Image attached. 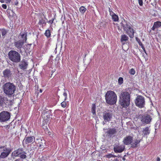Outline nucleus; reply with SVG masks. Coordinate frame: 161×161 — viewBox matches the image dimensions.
Listing matches in <instances>:
<instances>
[{
  "label": "nucleus",
  "mask_w": 161,
  "mask_h": 161,
  "mask_svg": "<svg viewBox=\"0 0 161 161\" xmlns=\"http://www.w3.org/2000/svg\"><path fill=\"white\" fill-rule=\"evenodd\" d=\"M131 92L126 90L122 91L119 97V103L123 108H127L130 104Z\"/></svg>",
  "instance_id": "nucleus-1"
},
{
  "label": "nucleus",
  "mask_w": 161,
  "mask_h": 161,
  "mask_svg": "<svg viewBox=\"0 0 161 161\" xmlns=\"http://www.w3.org/2000/svg\"><path fill=\"white\" fill-rule=\"evenodd\" d=\"M121 24L123 29L125 33L130 38H133L135 32L133 28V27L132 25L125 20L122 21Z\"/></svg>",
  "instance_id": "nucleus-2"
},
{
  "label": "nucleus",
  "mask_w": 161,
  "mask_h": 161,
  "mask_svg": "<svg viewBox=\"0 0 161 161\" xmlns=\"http://www.w3.org/2000/svg\"><path fill=\"white\" fill-rule=\"evenodd\" d=\"M106 103L110 105L115 104L117 101V96L115 92L112 91L107 92L105 95Z\"/></svg>",
  "instance_id": "nucleus-3"
},
{
  "label": "nucleus",
  "mask_w": 161,
  "mask_h": 161,
  "mask_svg": "<svg viewBox=\"0 0 161 161\" xmlns=\"http://www.w3.org/2000/svg\"><path fill=\"white\" fill-rule=\"evenodd\" d=\"M3 90L6 94L8 96H11L14 93L16 90V87L13 83L8 82L3 85Z\"/></svg>",
  "instance_id": "nucleus-4"
},
{
  "label": "nucleus",
  "mask_w": 161,
  "mask_h": 161,
  "mask_svg": "<svg viewBox=\"0 0 161 161\" xmlns=\"http://www.w3.org/2000/svg\"><path fill=\"white\" fill-rule=\"evenodd\" d=\"M9 59L12 62L15 63L19 62L21 60L20 54L14 50H10L8 54Z\"/></svg>",
  "instance_id": "nucleus-5"
},
{
  "label": "nucleus",
  "mask_w": 161,
  "mask_h": 161,
  "mask_svg": "<svg viewBox=\"0 0 161 161\" xmlns=\"http://www.w3.org/2000/svg\"><path fill=\"white\" fill-rule=\"evenodd\" d=\"M136 105L140 108L144 107L145 105V99L143 97L138 95L135 101Z\"/></svg>",
  "instance_id": "nucleus-6"
},
{
  "label": "nucleus",
  "mask_w": 161,
  "mask_h": 161,
  "mask_svg": "<svg viewBox=\"0 0 161 161\" xmlns=\"http://www.w3.org/2000/svg\"><path fill=\"white\" fill-rule=\"evenodd\" d=\"M37 17L38 19V24L43 27L46 25V20H47L46 15L43 13H40L37 14Z\"/></svg>",
  "instance_id": "nucleus-7"
},
{
  "label": "nucleus",
  "mask_w": 161,
  "mask_h": 161,
  "mask_svg": "<svg viewBox=\"0 0 161 161\" xmlns=\"http://www.w3.org/2000/svg\"><path fill=\"white\" fill-rule=\"evenodd\" d=\"M10 114L9 112L6 111H3L0 113V122H6L10 118Z\"/></svg>",
  "instance_id": "nucleus-8"
},
{
  "label": "nucleus",
  "mask_w": 161,
  "mask_h": 161,
  "mask_svg": "<svg viewBox=\"0 0 161 161\" xmlns=\"http://www.w3.org/2000/svg\"><path fill=\"white\" fill-rule=\"evenodd\" d=\"M112 117L113 114L109 110L105 111L103 113V118L105 122L110 121Z\"/></svg>",
  "instance_id": "nucleus-9"
},
{
  "label": "nucleus",
  "mask_w": 161,
  "mask_h": 161,
  "mask_svg": "<svg viewBox=\"0 0 161 161\" xmlns=\"http://www.w3.org/2000/svg\"><path fill=\"white\" fill-rule=\"evenodd\" d=\"M117 133V130L115 128H109L106 132L107 135L110 137L115 136Z\"/></svg>",
  "instance_id": "nucleus-10"
},
{
  "label": "nucleus",
  "mask_w": 161,
  "mask_h": 161,
  "mask_svg": "<svg viewBox=\"0 0 161 161\" xmlns=\"http://www.w3.org/2000/svg\"><path fill=\"white\" fill-rule=\"evenodd\" d=\"M3 77L7 79L11 78L12 75L11 71L9 69H6L3 71Z\"/></svg>",
  "instance_id": "nucleus-11"
},
{
  "label": "nucleus",
  "mask_w": 161,
  "mask_h": 161,
  "mask_svg": "<svg viewBox=\"0 0 161 161\" xmlns=\"http://www.w3.org/2000/svg\"><path fill=\"white\" fill-rule=\"evenodd\" d=\"M125 147V146L123 145H117L114 147V150L116 153H120L124 151Z\"/></svg>",
  "instance_id": "nucleus-12"
},
{
  "label": "nucleus",
  "mask_w": 161,
  "mask_h": 161,
  "mask_svg": "<svg viewBox=\"0 0 161 161\" xmlns=\"http://www.w3.org/2000/svg\"><path fill=\"white\" fill-rule=\"evenodd\" d=\"M133 137L130 136H127L124 138L123 142L124 145H130L133 141Z\"/></svg>",
  "instance_id": "nucleus-13"
},
{
  "label": "nucleus",
  "mask_w": 161,
  "mask_h": 161,
  "mask_svg": "<svg viewBox=\"0 0 161 161\" xmlns=\"http://www.w3.org/2000/svg\"><path fill=\"white\" fill-rule=\"evenodd\" d=\"M35 140V137L34 136L26 137L25 138L23 142V143L25 142L26 144H28L33 142Z\"/></svg>",
  "instance_id": "nucleus-14"
},
{
  "label": "nucleus",
  "mask_w": 161,
  "mask_h": 161,
  "mask_svg": "<svg viewBox=\"0 0 161 161\" xmlns=\"http://www.w3.org/2000/svg\"><path fill=\"white\" fill-rule=\"evenodd\" d=\"M35 142L36 146L40 148H42L44 143H45V141L42 139L41 138H37L34 141L33 143Z\"/></svg>",
  "instance_id": "nucleus-15"
},
{
  "label": "nucleus",
  "mask_w": 161,
  "mask_h": 161,
  "mask_svg": "<svg viewBox=\"0 0 161 161\" xmlns=\"http://www.w3.org/2000/svg\"><path fill=\"white\" fill-rule=\"evenodd\" d=\"M24 42L20 40L16 41L14 42L15 47L20 50H21V48L24 45Z\"/></svg>",
  "instance_id": "nucleus-16"
},
{
  "label": "nucleus",
  "mask_w": 161,
  "mask_h": 161,
  "mask_svg": "<svg viewBox=\"0 0 161 161\" xmlns=\"http://www.w3.org/2000/svg\"><path fill=\"white\" fill-rule=\"evenodd\" d=\"M152 119L150 115H147L146 116H144L142 117V121L143 123L146 124H148L150 123Z\"/></svg>",
  "instance_id": "nucleus-17"
},
{
  "label": "nucleus",
  "mask_w": 161,
  "mask_h": 161,
  "mask_svg": "<svg viewBox=\"0 0 161 161\" xmlns=\"http://www.w3.org/2000/svg\"><path fill=\"white\" fill-rule=\"evenodd\" d=\"M140 142V141L138 138L133 140L130 144L131 147L133 148L137 147L139 146Z\"/></svg>",
  "instance_id": "nucleus-18"
},
{
  "label": "nucleus",
  "mask_w": 161,
  "mask_h": 161,
  "mask_svg": "<svg viewBox=\"0 0 161 161\" xmlns=\"http://www.w3.org/2000/svg\"><path fill=\"white\" fill-rule=\"evenodd\" d=\"M24 153V151L22 148H19L13 152L12 155L14 157H17L20 155L21 154Z\"/></svg>",
  "instance_id": "nucleus-19"
},
{
  "label": "nucleus",
  "mask_w": 161,
  "mask_h": 161,
  "mask_svg": "<svg viewBox=\"0 0 161 161\" xmlns=\"http://www.w3.org/2000/svg\"><path fill=\"white\" fill-rule=\"evenodd\" d=\"M161 26V22L157 21L154 22L153 26L152 27V30L154 31L155 29H158Z\"/></svg>",
  "instance_id": "nucleus-20"
},
{
  "label": "nucleus",
  "mask_w": 161,
  "mask_h": 161,
  "mask_svg": "<svg viewBox=\"0 0 161 161\" xmlns=\"http://www.w3.org/2000/svg\"><path fill=\"white\" fill-rule=\"evenodd\" d=\"M28 64L25 61L21 62L19 65V68L23 70H25L27 69Z\"/></svg>",
  "instance_id": "nucleus-21"
},
{
  "label": "nucleus",
  "mask_w": 161,
  "mask_h": 161,
  "mask_svg": "<svg viewBox=\"0 0 161 161\" xmlns=\"http://www.w3.org/2000/svg\"><path fill=\"white\" fill-rule=\"evenodd\" d=\"M150 131L149 127H146L144 128L142 131V135L144 136L146 135H148L150 133Z\"/></svg>",
  "instance_id": "nucleus-22"
},
{
  "label": "nucleus",
  "mask_w": 161,
  "mask_h": 161,
  "mask_svg": "<svg viewBox=\"0 0 161 161\" xmlns=\"http://www.w3.org/2000/svg\"><path fill=\"white\" fill-rule=\"evenodd\" d=\"M7 99V97L3 95H0V106H3Z\"/></svg>",
  "instance_id": "nucleus-23"
},
{
  "label": "nucleus",
  "mask_w": 161,
  "mask_h": 161,
  "mask_svg": "<svg viewBox=\"0 0 161 161\" xmlns=\"http://www.w3.org/2000/svg\"><path fill=\"white\" fill-rule=\"evenodd\" d=\"M20 35L21 36V37L22 38L21 39H20V40H22L25 43L26 42L27 40V34L26 33H20Z\"/></svg>",
  "instance_id": "nucleus-24"
},
{
  "label": "nucleus",
  "mask_w": 161,
  "mask_h": 161,
  "mask_svg": "<svg viewBox=\"0 0 161 161\" xmlns=\"http://www.w3.org/2000/svg\"><path fill=\"white\" fill-rule=\"evenodd\" d=\"M9 154L8 153L3 152L1 153L0 155V158H4L8 156Z\"/></svg>",
  "instance_id": "nucleus-25"
},
{
  "label": "nucleus",
  "mask_w": 161,
  "mask_h": 161,
  "mask_svg": "<svg viewBox=\"0 0 161 161\" xmlns=\"http://www.w3.org/2000/svg\"><path fill=\"white\" fill-rule=\"evenodd\" d=\"M128 37L125 35L124 34L121 35L120 41L121 42L124 41H127L128 40Z\"/></svg>",
  "instance_id": "nucleus-26"
},
{
  "label": "nucleus",
  "mask_w": 161,
  "mask_h": 161,
  "mask_svg": "<svg viewBox=\"0 0 161 161\" xmlns=\"http://www.w3.org/2000/svg\"><path fill=\"white\" fill-rule=\"evenodd\" d=\"M0 32H1L2 36L4 37L8 33L7 31L5 29H0Z\"/></svg>",
  "instance_id": "nucleus-27"
},
{
  "label": "nucleus",
  "mask_w": 161,
  "mask_h": 161,
  "mask_svg": "<svg viewBox=\"0 0 161 161\" xmlns=\"http://www.w3.org/2000/svg\"><path fill=\"white\" fill-rule=\"evenodd\" d=\"M44 35L47 38H49L51 36V35L50 30L49 29L45 31Z\"/></svg>",
  "instance_id": "nucleus-28"
},
{
  "label": "nucleus",
  "mask_w": 161,
  "mask_h": 161,
  "mask_svg": "<svg viewBox=\"0 0 161 161\" xmlns=\"http://www.w3.org/2000/svg\"><path fill=\"white\" fill-rule=\"evenodd\" d=\"M86 10V8L85 7L82 6H81L79 8V11L82 14H84Z\"/></svg>",
  "instance_id": "nucleus-29"
},
{
  "label": "nucleus",
  "mask_w": 161,
  "mask_h": 161,
  "mask_svg": "<svg viewBox=\"0 0 161 161\" xmlns=\"http://www.w3.org/2000/svg\"><path fill=\"white\" fill-rule=\"evenodd\" d=\"M112 19L114 21H118L119 20V18L118 15H116L115 14L113 15L112 16Z\"/></svg>",
  "instance_id": "nucleus-30"
},
{
  "label": "nucleus",
  "mask_w": 161,
  "mask_h": 161,
  "mask_svg": "<svg viewBox=\"0 0 161 161\" xmlns=\"http://www.w3.org/2000/svg\"><path fill=\"white\" fill-rule=\"evenodd\" d=\"M96 108L95 104H93L92 107V112L93 115L96 114Z\"/></svg>",
  "instance_id": "nucleus-31"
},
{
  "label": "nucleus",
  "mask_w": 161,
  "mask_h": 161,
  "mask_svg": "<svg viewBox=\"0 0 161 161\" xmlns=\"http://www.w3.org/2000/svg\"><path fill=\"white\" fill-rule=\"evenodd\" d=\"M26 153L25 151H24V153H22V154H21L19 155V157L22 159H25L27 157L26 155Z\"/></svg>",
  "instance_id": "nucleus-32"
},
{
  "label": "nucleus",
  "mask_w": 161,
  "mask_h": 161,
  "mask_svg": "<svg viewBox=\"0 0 161 161\" xmlns=\"http://www.w3.org/2000/svg\"><path fill=\"white\" fill-rule=\"evenodd\" d=\"M46 117L47 118L46 119V117L45 116V113H44L43 115V119L44 120V121H46H46H48L49 120V115H46Z\"/></svg>",
  "instance_id": "nucleus-33"
},
{
  "label": "nucleus",
  "mask_w": 161,
  "mask_h": 161,
  "mask_svg": "<svg viewBox=\"0 0 161 161\" xmlns=\"http://www.w3.org/2000/svg\"><path fill=\"white\" fill-rule=\"evenodd\" d=\"M4 103L6 105H9L11 104V101L10 99H8L7 98L6 101H4Z\"/></svg>",
  "instance_id": "nucleus-34"
},
{
  "label": "nucleus",
  "mask_w": 161,
  "mask_h": 161,
  "mask_svg": "<svg viewBox=\"0 0 161 161\" xmlns=\"http://www.w3.org/2000/svg\"><path fill=\"white\" fill-rule=\"evenodd\" d=\"M3 151L5 153H8L9 154H10L11 150L9 148L4 147L3 149Z\"/></svg>",
  "instance_id": "nucleus-35"
},
{
  "label": "nucleus",
  "mask_w": 161,
  "mask_h": 161,
  "mask_svg": "<svg viewBox=\"0 0 161 161\" xmlns=\"http://www.w3.org/2000/svg\"><path fill=\"white\" fill-rule=\"evenodd\" d=\"M136 73L135 70L133 68H131L129 71V73L132 75H134Z\"/></svg>",
  "instance_id": "nucleus-36"
},
{
  "label": "nucleus",
  "mask_w": 161,
  "mask_h": 161,
  "mask_svg": "<svg viewBox=\"0 0 161 161\" xmlns=\"http://www.w3.org/2000/svg\"><path fill=\"white\" fill-rule=\"evenodd\" d=\"M123 78L120 77L118 79V83L119 84H121L123 83Z\"/></svg>",
  "instance_id": "nucleus-37"
},
{
  "label": "nucleus",
  "mask_w": 161,
  "mask_h": 161,
  "mask_svg": "<svg viewBox=\"0 0 161 161\" xmlns=\"http://www.w3.org/2000/svg\"><path fill=\"white\" fill-rule=\"evenodd\" d=\"M115 156H114L112 154H107L106 155V157L108 158H111L115 157Z\"/></svg>",
  "instance_id": "nucleus-38"
},
{
  "label": "nucleus",
  "mask_w": 161,
  "mask_h": 161,
  "mask_svg": "<svg viewBox=\"0 0 161 161\" xmlns=\"http://www.w3.org/2000/svg\"><path fill=\"white\" fill-rule=\"evenodd\" d=\"M61 106L63 108H65L67 105L65 101L62 102L61 103Z\"/></svg>",
  "instance_id": "nucleus-39"
},
{
  "label": "nucleus",
  "mask_w": 161,
  "mask_h": 161,
  "mask_svg": "<svg viewBox=\"0 0 161 161\" xmlns=\"http://www.w3.org/2000/svg\"><path fill=\"white\" fill-rule=\"evenodd\" d=\"M109 11L110 15L112 16L113 15L115 14L112 11V10L110 8H109Z\"/></svg>",
  "instance_id": "nucleus-40"
},
{
  "label": "nucleus",
  "mask_w": 161,
  "mask_h": 161,
  "mask_svg": "<svg viewBox=\"0 0 161 161\" xmlns=\"http://www.w3.org/2000/svg\"><path fill=\"white\" fill-rule=\"evenodd\" d=\"M54 20V18H52L51 19L47 21V22L49 24H50L51 25H52L53 22Z\"/></svg>",
  "instance_id": "nucleus-41"
},
{
  "label": "nucleus",
  "mask_w": 161,
  "mask_h": 161,
  "mask_svg": "<svg viewBox=\"0 0 161 161\" xmlns=\"http://www.w3.org/2000/svg\"><path fill=\"white\" fill-rule=\"evenodd\" d=\"M138 3L140 6H142L143 5V1L142 0H138Z\"/></svg>",
  "instance_id": "nucleus-42"
},
{
  "label": "nucleus",
  "mask_w": 161,
  "mask_h": 161,
  "mask_svg": "<svg viewBox=\"0 0 161 161\" xmlns=\"http://www.w3.org/2000/svg\"><path fill=\"white\" fill-rule=\"evenodd\" d=\"M2 6V8L4 9H6L7 8V6L6 4H3Z\"/></svg>",
  "instance_id": "nucleus-43"
},
{
  "label": "nucleus",
  "mask_w": 161,
  "mask_h": 161,
  "mask_svg": "<svg viewBox=\"0 0 161 161\" xmlns=\"http://www.w3.org/2000/svg\"><path fill=\"white\" fill-rule=\"evenodd\" d=\"M139 44L141 47L142 48H143V47H144L143 45L141 42H139Z\"/></svg>",
  "instance_id": "nucleus-44"
},
{
  "label": "nucleus",
  "mask_w": 161,
  "mask_h": 161,
  "mask_svg": "<svg viewBox=\"0 0 161 161\" xmlns=\"http://www.w3.org/2000/svg\"><path fill=\"white\" fill-rule=\"evenodd\" d=\"M63 95L65 97L64 100H65L67 98V94L66 92L64 93Z\"/></svg>",
  "instance_id": "nucleus-45"
},
{
  "label": "nucleus",
  "mask_w": 161,
  "mask_h": 161,
  "mask_svg": "<svg viewBox=\"0 0 161 161\" xmlns=\"http://www.w3.org/2000/svg\"><path fill=\"white\" fill-rule=\"evenodd\" d=\"M5 128L7 129H8L10 127V125H7L5 126Z\"/></svg>",
  "instance_id": "nucleus-46"
},
{
  "label": "nucleus",
  "mask_w": 161,
  "mask_h": 161,
  "mask_svg": "<svg viewBox=\"0 0 161 161\" xmlns=\"http://www.w3.org/2000/svg\"><path fill=\"white\" fill-rule=\"evenodd\" d=\"M136 40L138 42L139 44V42H141L140 40L139 39H138L137 38H136Z\"/></svg>",
  "instance_id": "nucleus-47"
},
{
  "label": "nucleus",
  "mask_w": 161,
  "mask_h": 161,
  "mask_svg": "<svg viewBox=\"0 0 161 161\" xmlns=\"http://www.w3.org/2000/svg\"><path fill=\"white\" fill-rule=\"evenodd\" d=\"M6 1V3H10L11 2V0H5Z\"/></svg>",
  "instance_id": "nucleus-48"
},
{
  "label": "nucleus",
  "mask_w": 161,
  "mask_h": 161,
  "mask_svg": "<svg viewBox=\"0 0 161 161\" xmlns=\"http://www.w3.org/2000/svg\"><path fill=\"white\" fill-rule=\"evenodd\" d=\"M142 48L143 49V51L146 54V50H145L144 47H143V48Z\"/></svg>",
  "instance_id": "nucleus-49"
},
{
  "label": "nucleus",
  "mask_w": 161,
  "mask_h": 161,
  "mask_svg": "<svg viewBox=\"0 0 161 161\" xmlns=\"http://www.w3.org/2000/svg\"><path fill=\"white\" fill-rule=\"evenodd\" d=\"M14 161H22L20 158H18L15 160Z\"/></svg>",
  "instance_id": "nucleus-50"
},
{
  "label": "nucleus",
  "mask_w": 161,
  "mask_h": 161,
  "mask_svg": "<svg viewBox=\"0 0 161 161\" xmlns=\"http://www.w3.org/2000/svg\"><path fill=\"white\" fill-rule=\"evenodd\" d=\"M156 161H160V158L159 157L157 158Z\"/></svg>",
  "instance_id": "nucleus-51"
},
{
  "label": "nucleus",
  "mask_w": 161,
  "mask_h": 161,
  "mask_svg": "<svg viewBox=\"0 0 161 161\" xmlns=\"http://www.w3.org/2000/svg\"><path fill=\"white\" fill-rule=\"evenodd\" d=\"M113 161H119V160L117 159H115Z\"/></svg>",
  "instance_id": "nucleus-52"
},
{
  "label": "nucleus",
  "mask_w": 161,
  "mask_h": 161,
  "mask_svg": "<svg viewBox=\"0 0 161 161\" xmlns=\"http://www.w3.org/2000/svg\"><path fill=\"white\" fill-rule=\"evenodd\" d=\"M0 2L2 3H3L4 2V0H0Z\"/></svg>",
  "instance_id": "nucleus-53"
},
{
  "label": "nucleus",
  "mask_w": 161,
  "mask_h": 161,
  "mask_svg": "<svg viewBox=\"0 0 161 161\" xmlns=\"http://www.w3.org/2000/svg\"><path fill=\"white\" fill-rule=\"evenodd\" d=\"M45 126L44 125H42V127L43 129H45Z\"/></svg>",
  "instance_id": "nucleus-54"
},
{
  "label": "nucleus",
  "mask_w": 161,
  "mask_h": 161,
  "mask_svg": "<svg viewBox=\"0 0 161 161\" xmlns=\"http://www.w3.org/2000/svg\"><path fill=\"white\" fill-rule=\"evenodd\" d=\"M18 2H15V5H17V4H18Z\"/></svg>",
  "instance_id": "nucleus-55"
},
{
  "label": "nucleus",
  "mask_w": 161,
  "mask_h": 161,
  "mask_svg": "<svg viewBox=\"0 0 161 161\" xmlns=\"http://www.w3.org/2000/svg\"><path fill=\"white\" fill-rule=\"evenodd\" d=\"M53 72H52V74H51V75L50 77H52V75H53Z\"/></svg>",
  "instance_id": "nucleus-56"
},
{
  "label": "nucleus",
  "mask_w": 161,
  "mask_h": 161,
  "mask_svg": "<svg viewBox=\"0 0 161 161\" xmlns=\"http://www.w3.org/2000/svg\"><path fill=\"white\" fill-rule=\"evenodd\" d=\"M40 92H42V90L41 89H40Z\"/></svg>",
  "instance_id": "nucleus-57"
},
{
  "label": "nucleus",
  "mask_w": 161,
  "mask_h": 161,
  "mask_svg": "<svg viewBox=\"0 0 161 161\" xmlns=\"http://www.w3.org/2000/svg\"><path fill=\"white\" fill-rule=\"evenodd\" d=\"M44 158V157H42L41 158V161H42V160L43 159V158Z\"/></svg>",
  "instance_id": "nucleus-58"
},
{
  "label": "nucleus",
  "mask_w": 161,
  "mask_h": 161,
  "mask_svg": "<svg viewBox=\"0 0 161 161\" xmlns=\"http://www.w3.org/2000/svg\"><path fill=\"white\" fill-rule=\"evenodd\" d=\"M4 148V147H0V148Z\"/></svg>",
  "instance_id": "nucleus-59"
},
{
  "label": "nucleus",
  "mask_w": 161,
  "mask_h": 161,
  "mask_svg": "<svg viewBox=\"0 0 161 161\" xmlns=\"http://www.w3.org/2000/svg\"><path fill=\"white\" fill-rule=\"evenodd\" d=\"M123 160H124V158H123Z\"/></svg>",
  "instance_id": "nucleus-60"
}]
</instances>
